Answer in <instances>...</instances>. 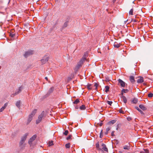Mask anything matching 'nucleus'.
Instances as JSON below:
<instances>
[{
    "mask_svg": "<svg viewBox=\"0 0 153 153\" xmlns=\"http://www.w3.org/2000/svg\"><path fill=\"white\" fill-rule=\"evenodd\" d=\"M87 56V54L85 53L83 56V57L77 63V65L75 68L74 70L76 71L78 69L81 67L82 65L83 64L84 62L86 60V57Z\"/></svg>",
    "mask_w": 153,
    "mask_h": 153,
    "instance_id": "nucleus-1",
    "label": "nucleus"
},
{
    "mask_svg": "<svg viewBox=\"0 0 153 153\" xmlns=\"http://www.w3.org/2000/svg\"><path fill=\"white\" fill-rule=\"evenodd\" d=\"M33 50H29L25 52V54H24V56L26 58L27 57L32 55L33 54Z\"/></svg>",
    "mask_w": 153,
    "mask_h": 153,
    "instance_id": "nucleus-3",
    "label": "nucleus"
},
{
    "mask_svg": "<svg viewBox=\"0 0 153 153\" xmlns=\"http://www.w3.org/2000/svg\"><path fill=\"white\" fill-rule=\"evenodd\" d=\"M116 122V120H113L110 121L108 122V125L113 124Z\"/></svg>",
    "mask_w": 153,
    "mask_h": 153,
    "instance_id": "nucleus-22",
    "label": "nucleus"
},
{
    "mask_svg": "<svg viewBox=\"0 0 153 153\" xmlns=\"http://www.w3.org/2000/svg\"><path fill=\"white\" fill-rule=\"evenodd\" d=\"M98 86V84L97 83H95L94 86L96 87L95 89L97 90V87Z\"/></svg>",
    "mask_w": 153,
    "mask_h": 153,
    "instance_id": "nucleus-36",
    "label": "nucleus"
},
{
    "mask_svg": "<svg viewBox=\"0 0 153 153\" xmlns=\"http://www.w3.org/2000/svg\"><path fill=\"white\" fill-rule=\"evenodd\" d=\"M109 87L108 86H106L105 87V91L106 92H107L109 91Z\"/></svg>",
    "mask_w": 153,
    "mask_h": 153,
    "instance_id": "nucleus-28",
    "label": "nucleus"
},
{
    "mask_svg": "<svg viewBox=\"0 0 153 153\" xmlns=\"http://www.w3.org/2000/svg\"><path fill=\"white\" fill-rule=\"evenodd\" d=\"M67 27V23L66 22L64 24V25L62 27V29L63 30L64 28Z\"/></svg>",
    "mask_w": 153,
    "mask_h": 153,
    "instance_id": "nucleus-35",
    "label": "nucleus"
},
{
    "mask_svg": "<svg viewBox=\"0 0 153 153\" xmlns=\"http://www.w3.org/2000/svg\"><path fill=\"white\" fill-rule=\"evenodd\" d=\"M144 150L145 152L146 153H148L149 151V150L147 149H144Z\"/></svg>",
    "mask_w": 153,
    "mask_h": 153,
    "instance_id": "nucleus-51",
    "label": "nucleus"
},
{
    "mask_svg": "<svg viewBox=\"0 0 153 153\" xmlns=\"http://www.w3.org/2000/svg\"><path fill=\"white\" fill-rule=\"evenodd\" d=\"M36 109H34L32 112L31 114H30V115H32L33 116L35 114H36Z\"/></svg>",
    "mask_w": 153,
    "mask_h": 153,
    "instance_id": "nucleus-26",
    "label": "nucleus"
},
{
    "mask_svg": "<svg viewBox=\"0 0 153 153\" xmlns=\"http://www.w3.org/2000/svg\"><path fill=\"white\" fill-rule=\"evenodd\" d=\"M127 120L129 121H130L131 120V118L130 117H127Z\"/></svg>",
    "mask_w": 153,
    "mask_h": 153,
    "instance_id": "nucleus-47",
    "label": "nucleus"
},
{
    "mask_svg": "<svg viewBox=\"0 0 153 153\" xmlns=\"http://www.w3.org/2000/svg\"><path fill=\"white\" fill-rule=\"evenodd\" d=\"M123 149H124L129 150L130 149V146L129 145L128 146L125 145L123 146Z\"/></svg>",
    "mask_w": 153,
    "mask_h": 153,
    "instance_id": "nucleus-23",
    "label": "nucleus"
},
{
    "mask_svg": "<svg viewBox=\"0 0 153 153\" xmlns=\"http://www.w3.org/2000/svg\"><path fill=\"white\" fill-rule=\"evenodd\" d=\"M133 9H131L129 12V14L131 15H133Z\"/></svg>",
    "mask_w": 153,
    "mask_h": 153,
    "instance_id": "nucleus-33",
    "label": "nucleus"
},
{
    "mask_svg": "<svg viewBox=\"0 0 153 153\" xmlns=\"http://www.w3.org/2000/svg\"><path fill=\"white\" fill-rule=\"evenodd\" d=\"M45 79H46L48 81V77H45Z\"/></svg>",
    "mask_w": 153,
    "mask_h": 153,
    "instance_id": "nucleus-56",
    "label": "nucleus"
},
{
    "mask_svg": "<svg viewBox=\"0 0 153 153\" xmlns=\"http://www.w3.org/2000/svg\"><path fill=\"white\" fill-rule=\"evenodd\" d=\"M108 132L106 131V132H105V135H107V134H108Z\"/></svg>",
    "mask_w": 153,
    "mask_h": 153,
    "instance_id": "nucleus-53",
    "label": "nucleus"
},
{
    "mask_svg": "<svg viewBox=\"0 0 153 153\" xmlns=\"http://www.w3.org/2000/svg\"><path fill=\"white\" fill-rule=\"evenodd\" d=\"M23 87L22 86H21L19 87L18 91L15 92V94L16 95L18 94L19 93H20L22 91V90L23 89Z\"/></svg>",
    "mask_w": 153,
    "mask_h": 153,
    "instance_id": "nucleus-12",
    "label": "nucleus"
},
{
    "mask_svg": "<svg viewBox=\"0 0 153 153\" xmlns=\"http://www.w3.org/2000/svg\"><path fill=\"white\" fill-rule=\"evenodd\" d=\"M16 95L15 94V93L14 94H12L11 95V96L12 97H13L15 95Z\"/></svg>",
    "mask_w": 153,
    "mask_h": 153,
    "instance_id": "nucleus-48",
    "label": "nucleus"
},
{
    "mask_svg": "<svg viewBox=\"0 0 153 153\" xmlns=\"http://www.w3.org/2000/svg\"><path fill=\"white\" fill-rule=\"evenodd\" d=\"M121 98L123 100V101L125 103H126V102H127V100L126 97L125 96H124L123 95H122V96Z\"/></svg>",
    "mask_w": 153,
    "mask_h": 153,
    "instance_id": "nucleus-21",
    "label": "nucleus"
},
{
    "mask_svg": "<svg viewBox=\"0 0 153 153\" xmlns=\"http://www.w3.org/2000/svg\"><path fill=\"white\" fill-rule=\"evenodd\" d=\"M119 112L120 113H122V114L124 113V111L121 109H120L119 110Z\"/></svg>",
    "mask_w": 153,
    "mask_h": 153,
    "instance_id": "nucleus-44",
    "label": "nucleus"
},
{
    "mask_svg": "<svg viewBox=\"0 0 153 153\" xmlns=\"http://www.w3.org/2000/svg\"><path fill=\"white\" fill-rule=\"evenodd\" d=\"M138 100L136 98H134L132 100V102L133 103L136 104L137 103Z\"/></svg>",
    "mask_w": 153,
    "mask_h": 153,
    "instance_id": "nucleus-29",
    "label": "nucleus"
},
{
    "mask_svg": "<svg viewBox=\"0 0 153 153\" xmlns=\"http://www.w3.org/2000/svg\"><path fill=\"white\" fill-rule=\"evenodd\" d=\"M36 137L37 135L36 134H34L30 139L28 143L30 146L32 144V142L36 139Z\"/></svg>",
    "mask_w": 153,
    "mask_h": 153,
    "instance_id": "nucleus-5",
    "label": "nucleus"
},
{
    "mask_svg": "<svg viewBox=\"0 0 153 153\" xmlns=\"http://www.w3.org/2000/svg\"><path fill=\"white\" fill-rule=\"evenodd\" d=\"M102 124H103V123H102V122H101V123H100V126H102Z\"/></svg>",
    "mask_w": 153,
    "mask_h": 153,
    "instance_id": "nucleus-55",
    "label": "nucleus"
},
{
    "mask_svg": "<svg viewBox=\"0 0 153 153\" xmlns=\"http://www.w3.org/2000/svg\"><path fill=\"white\" fill-rule=\"evenodd\" d=\"M130 80L131 82L132 83H134L135 82L134 78L133 76H130Z\"/></svg>",
    "mask_w": 153,
    "mask_h": 153,
    "instance_id": "nucleus-17",
    "label": "nucleus"
},
{
    "mask_svg": "<svg viewBox=\"0 0 153 153\" xmlns=\"http://www.w3.org/2000/svg\"><path fill=\"white\" fill-rule=\"evenodd\" d=\"M75 108H76V109H78V108H79V107H78V106H76V107H75Z\"/></svg>",
    "mask_w": 153,
    "mask_h": 153,
    "instance_id": "nucleus-54",
    "label": "nucleus"
},
{
    "mask_svg": "<svg viewBox=\"0 0 153 153\" xmlns=\"http://www.w3.org/2000/svg\"><path fill=\"white\" fill-rule=\"evenodd\" d=\"M114 131H112L111 132V136H112L113 137V136H114Z\"/></svg>",
    "mask_w": 153,
    "mask_h": 153,
    "instance_id": "nucleus-46",
    "label": "nucleus"
},
{
    "mask_svg": "<svg viewBox=\"0 0 153 153\" xmlns=\"http://www.w3.org/2000/svg\"><path fill=\"white\" fill-rule=\"evenodd\" d=\"M5 109V108L4 107H2L0 109V112H1L3 111Z\"/></svg>",
    "mask_w": 153,
    "mask_h": 153,
    "instance_id": "nucleus-42",
    "label": "nucleus"
},
{
    "mask_svg": "<svg viewBox=\"0 0 153 153\" xmlns=\"http://www.w3.org/2000/svg\"><path fill=\"white\" fill-rule=\"evenodd\" d=\"M111 128V127H108L107 128H106V131L108 132V131H109L110 130Z\"/></svg>",
    "mask_w": 153,
    "mask_h": 153,
    "instance_id": "nucleus-41",
    "label": "nucleus"
},
{
    "mask_svg": "<svg viewBox=\"0 0 153 153\" xmlns=\"http://www.w3.org/2000/svg\"><path fill=\"white\" fill-rule=\"evenodd\" d=\"M113 2L114 3V2L116 1V0H113Z\"/></svg>",
    "mask_w": 153,
    "mask_h": 153,
    "instance_id": "nucleus-60",
    "label": "nucleus"
},
{
    "mask_svg": "<svg viewBox=\"0 0 153 153\" xmlns=\"http://www.w3.org/2000/svg\"><path fill=\"white\" fill-rule=\"evenodd\" d=\"M102 149L104 151L107 152H108V148L106 147V146L105 144L102 143Z\"/></svg>",
    "mask_w": 153,
    "mask_h": 153,
    "instance_id": "nucleus-10",
    "label": "nucleus"
},
{
    "mask_svg": "<svg viewBox=\"0 0 153 153\" xmlns=\"http://www.w3.org/2000/svg\"><path fill=\"white\" fill-rule=\"evenodd\" d=\"M1 103V102H0V104Z\"/></svg>",
    "mask_w": 153,
    "mask_h": 153,
    "instance_id": "nucleus-63",
    "label": "nucleus"
},
{
    "mask_svg": "<svg viewBox=\"0 0 153 153\" xmlns=\"http://www.w3.org/2000/svg\"><path fill=\"white\" fill-rule=\"evenodd\" d=\"M79 102V100L78 99H77L74 102V104H77Z\"/></svg>",
    "mask_w": 153,
    "mask_h": 153,
    "instance_id": "nucleus-32",
    "label": "nucleus"
},
{
    "mask_svg": "<svg viewBox=\"0 0 153 153\" xmlns=\"http://www.w3.org/2000/svg\"><path fill=\"white\" fill-rule=\"evenodd\" d=\"M54 90V88L53 87H51V88H50L48 92L47 95H49L51 93H52Z\"/></svg>",
    "mask_w": 153,
    "mask_h": 153,
    "instance_id": "nucleus-11",
    "label": "nucleus"
},
{
    "mask_svg": "<svg viewBox=\"0 0 153 153\" xmlns=\"http://www.w3.org/2000/svg\"><path fill=\"white\" fill-rule=\"evenodd\" d=\"M68 59H69V60H72V59H71V58H70V57H69V58H68Z\"/></svg>",
    "mask_w": 153,
    "mask_h": 153,
    "instance_id": "nucleus-59",
    "label": "nucleus"
},
{
    "mask_svg": "<svg viewBox=\"0 0 153 153\" xmlns=\"http://www.w3.org/2000/svg\"><path fill=\"white\" fill-rule=\"evenodd\" d=\"M96 147L98 149L99 148V142H98L96 144Z\"/></svg>",
    "mask_w": 153,
    "mask_h": 153,
    "instance_id": "nucleus-38",
    "label": "nucleus"
},
{
    "mask_svg": "<svg viewBox=\"0 0 153 153\" xmlns=\"http://www.w3.org/2000/svg\"><path fill=\"white\" fill-rule=\"evenodd\" d=\"M63 134L65 135H67V130H65Z\"/></svg>",
    "mask_w": 153,
    "mask_h": 153,
    "instance_id": "nucleus-49",
    "label": "nucleus"
},
{
    "mask_svg": "<svg viewBox=\"0 0 153 153\" xmlns=\"http://www.w3.org/2000/svg\"><path fill=\"white\" fill-rule=\"evenodd\" d=\"M33 116L31 115H30L29 116L28 118V119L27 120V124H28L32 120V117Z\"/></svg>",
    "mask_w": 153,
    "mask_h": 153,
    "instance_id": "nucleus-9",
    "label": "nucleus"
},
{
    "mask_svg": "<svg viewBox=\"0 0 153 153\" xmlns=\"http://www.w3.org/2000/svg\"><path fill=\"white\" fill-rule=\"evenodd\" d=\"M131 21L135 22H137V20L135 19H132Z\"/></svg>",
    "mask_w": 153,
    "mask_h": 153,
    "instance_id": "nucleus-50",
    "label": "nucleus"
},
{
    "mask_svg": "<svg viewBox=\"0 0 153 153\" xmlns=\"http://www.w3.org/2000/svg\"><path fill=\"white\" fill-rule=\"evenodd\" d=\"M139 107L140 108L143 110L144 111L146 109V108L143 105L141 104L139 105Z\"/></svg>",
    "mask_w": 153,
    "mask_h": 153,
    "instance_id": "nucleus-15",
    "label": "nucleus"
},
{
    "mask_svg": "<svg viewBox=\"0 0 153 153\" xmlns=\"http://www.w3.org/2000/svg\"><path fill=\"white\" fill-rule=\"evenodd\" d=\"M67 132H68V131H67Z\"/></svg>",
    "mask_w": 153,
    "mask_h": 153,
    "instance_id": "nucleus-61",
    "label": "nucleus"
},
{
    "mask_svg": "<svg viewBox=\"0 0 153 153\" xmlns=\"http://www.w3.org/2000/svg\"><path fill=\"white\" fill-rule=\"evenodd\" d=\"M45 112L43 111L41 113V114L39 115L38 117V119L36 120V123L38 124L42 121V118L44 117Z\"/></svg>",
    "mask_w": 153,
    "mask_h": 153,
    "instance_id": "nucleus-2",
    "label": "nucleus"
},
{
    "mask_svg": "<svg viewBox=\"0 0 153 153\" xmlns=\"http://www.w3.org/2000/svg\"><path fill=\"white\" fill-rule=\"evenodd\" d=\"M114 47L118 48L120 46V44H118L117 43L115 42L114 44Z\"/></svg>",
    "mask_w": 153,
    "mask_h": 153,
    "instance_id": "nucleus-20",
    "label": "nucleus"
},
{
    "mask_svg": "<svg viewBox=\"0 0 153 153\" xmlns=\"http://www.w3.org/2000/svg\"><path fill=\"white\" fill-rule=\"evenodd\" d=\"M92 85L91 84L88 83L87 85V87L88 89L89 90H91L92 89V88L91 87V86Z\"/></svg>",
    "mask_w": 153,
    "mask_h": 153,
    "instance_id": "nucleus-25",
    "label": "nucleus"
},
{
    "mask_svg": "<svg viewBox=\"0 0 153 153\" xmlns=\"http://www.w3.org/2000/svg\"><path fill=\"white\" fill-rule=\"evenodd\" d=\"M72 136L71 134H69L68 135V140H71L72 138Z\"/></svg>",
    "mask_w": 153,
    "mask_h": 153,
    "instance_id": "nucleus-34",
    "label": "nucleus"
},
{
    "mask_svg": "<svg viewBox=\"0 0 153 153\" xmlns=\"http://www.w3.org/2000/svg\"><path fill=\"white\" fill-rule=\"evenodd\" d=\"M153 96V94L152 93H149L148 95V97H152Z\"/></svg>",
    "mask_w": 153,
    "mask_h": 153,
    "instance_id": "nucleus-39",
    "label": "nucleus"
},
{
    "mask_svg": "<svg viewBox=\"0 0 153 153\" xmlns=\"http://www.w3.org/2000/svg\"><path fill=\"white\" fill-rule=\"evenodd\" d=\"M67 89H68V88H67Z\"/></svg>",
    "mask_w": 153,
    "mask_h": 153,
    "instance_id": "nucleus-62",
    "label": "nucleus"
},
{
    "mask_svg": "<svg viewBox=\"0 0 153 153\" xmlns=\"http://www.w3.org/2000/svg\"><path fill=\"white\" fill-rule=\"evenodd\" d=\"M23 87L22 86H21L19 87L18 91L15 92V94L16 95L18 94L19 93H20L22 91V90L23 89Z\"/></svg>",
    "mask_w": 153,
    "mask_h": 153,
    "instance_id": "nucleus-14",
    "label": "nucleus"
},
{
    "mask_svg": "<svg viewBox=\"0 0 153 153\" xmlns=\"http://www.w3.org/2000/svg\"><path fill=\"white\" fill-rule=\"evenodd\" d=\"M143 82V79L142 77H140L138 79L137 82L138 83H141Z\"/></svg>",
    "mask_w": 153,
    "mask_h": 153,
    "instance_id": "nucleus-16",
    "label": "nucleus"
},
{
    "mask_svg": "<svg viewBox=\"0 0 153 153\" xmlns=\"http://www.w3.org/2000/svg\"><path fill=\"white\" fill-rule=\"evenodd\" d=\"M102 130L100 132V138H102V137L103 136V134L102 132Z\"/></svg>",
    "mask_w": 153,
    "mask_h": 153,
    "instance_id": "nucleus-37",
    "label": "nucleus"
},
{
    "mask_svg": "<svg viewBox=\"0 0 153 153\" xmlns=\"http://www.w3.org/2000/svg\"><path fill=\"white\" fill-rule=\"evenodd\" d=\"M8 105V103L7 102L4 105V106H3L5 108L7 107Z\"/></svg>",
    "mask_w": 153,
    "mask_h": 153,
    "instance_id": "nucleus-45",
    "label": "nucleus"
},
{
    "mask_svg": "<svg viewBox=\"0 0 153 153\" xmlns=\"http://www.w3.org/2000/svg\"><path fill=\"white\" fill-rule=\"evenodd\" d=\"M128 89H123L122 90V93L121 94L123 95V94L124 93H126L128 91Z\"/></svg>",
    "mask_w": 153,
    "mask_h": 153,
    "instance_id": "nucleus-27",
    "label": "nucleus"
},
{
    "mask_svg": "<svg viewBox=\"0 0 153 153\" xmlns=\"http://www.w3.org/2000/svg\"><path fill=\"white\" fill-rule=\"evenodd\" d=\"M74 73H72L70 77H68V81L71 80L74 77Z\"/></svg>",
    "mask_w": 153,
    "mask_h": 153,
    "instance_id": "nucleus-18",
    "label": "nucleus"
},
{
    "mask_svg": "<svg viewBox=\"0 0 153 153\" xmlns=\"http://www.w3.org/2000/svg\"><path fill=\"white\" fill-rule=\"evenodd\" d=\"M127 21H128V20H126V21H124V23H125V24H126L127 23Z\"/></svg>",
    "mask_w": 153,
    "mask_h": 153,
    "instance_id": "nucleus-57",
    "label": "nucleus"
},
{
    "mask_svg": "<svg viewBox=\"0 0 153 153\" xmlns=\"http://www.w3.org/2000/svg\"><path fill=\"white\" fill-rule=\"evenodd\" d=\"M53 141H49V142H48V146H50L53 145Z\"/></svg>",
    "mask_w": 153,
    "mask_h": 153,
    "instance_id": "nucleus-31",
    "label": "nucleus"
},
{
    "mask_svg": "<svg viewBox=\"0 0 153 153\" xmlns=\"http://www.w3.org/2000/svg\"><path fill=\"white\" fill-rule=\"evenodd\" d=\"M107 102V103L110 105H111L112 103V101H108Z\"/></svg>",
    "mask_w": 153,
    "mask_h": 153,
    "instance_id": "nucleus-40",
    "label": "nucleus"
},
{
    "mask_svg": "<svg viewBox=\"0 0 153 153\" xmlns=\"http://www.w3.org/2000/svg\"><path fill=\"white\" fill-rule=\"evenodd\" d=\"M67 143H66L65 144V147H66V148H67Z\"/></svg>",
    "mask_w": 153,
    "mask_h": 153,
    "instance_id": "nucleus-58",
    "label": "nucleus"
},
{
    "mask_svg": "<svg viewBox=\"0 0 153 153\" xmlns=\"http://www.w3.org/2000/svg\"><path fill=\"white\" fill-rule=\"evenodd\" d=\"M49 59V57L45 56L41 60L42 64H44L47 62Z\"/></svg>",
    "mask_w": 153,
    "mask_h": 153,
    "instance_id": "nucleus-4",
    "label": "nucleus"
},
{
    "mask_svg": "<svg viewBox=\"0 0 153 153\" xmlns=\"http://www.w3.org/2000/svg\"><path fill=\"white\" fill-rule=\"evenodd\" d=\"M14 34H12V33H10L9 34L10 36L11 37H13L15 36Z\"/></svg>",
    "mask_w": 153,
    "mask_h": 153,
    "instance_id": "nucleus-43",
    "label": "nucleus"
},
{
    "mask_svg": "<svg viewBox=\"0 0 153 153\" xmlns=\"http://www.w3.org/2000/svg\"><path fill=\"white\" fill-rule=\"evenodd\" d=\"M70 147V143H68V148H69Z\"/></svg>",
    "mask_w": 153,
    "mask_h": 153,
    "instance_id": "nucleus-52",
    "label": "nucleus"
},
{
    "mask_svg": "<svg viewBox=\"0 0 153 153\" xmlns=\"http://www.w3.org/2000/svg\"><path fill=\"white\" fill-rule=\"evenodd\" d=\"M25 142V141L22 140L21 139V140L19 142V146L22 149H24V148L25 146L24 145H23Z\"/></svg>",
    "mask_w": 153,
    "mask_h": 153,
    "instance_id": "nucleus-7",
    "label": "nucleus"
},
{
    "mask_svg": "<svg viewBox=\"0 0 153 153\" xmlns=\"http://www.w3.org/2000/svg\"><path fill=\"white\" fill-rule=\"evenodd\" d=\"M119 84L120 85L121 87H124L126 85V83L121 79H118Z\"/></svg>",
    "mask_w": 153,
    "mask_h": 153,
    "instance_id": "nucleus-6",
    "label": "nucleus"
},
{
    "mask_svg": "<svg viewBox=\"0 0 153 153\" xmlns=\"http://www.w3.org/2000/svg\"><path fill=\"white\" fill-rule=\"evenodd\" d=\"M21 103V101L20 100H19L17 101V102L16 103V107H17L18 108H19L20 107V104Z\"/></svg>",
    "mask_w": 153,
    "mask_h": 153,
    "instance_id": "nucleus-19",
    "label": "nucleus"
},
{
    "mask_svg": "<svg viewBox=\"0 0 153 153\" xmlns=\"http://www.w3.org/2000/svg\"><path fill=\"white\" fill-rule=\"evenodd\" d=\"M135 109H136L137 110H138L141 114H143V112L139 108L137 107H135Z\"/></svg>",
    "mask_w": 153,
    "mask_h": 153,
    "instance_id": "nucleus-30",
    "label": "nucleus"
},
{
    "mask_svg": "<svg viewBox=\"0 0 153 153\" xmlns=\"http://www.w3.org/2000/svg\"><path fill=\"white\" fill-rule=\"evenodd\" d=\"M79 108L81 110H84L86 109V107L84 105H82Z\"/></svg>",
    "mask_w": 153,
    "mask_h": 153,
    "instance_id": "nucleus-24",
    "label": "nucleus"
},
{
    "mask_svg": "<svg viewBox=\"0 0 153 153\" xmlns=\"http://www.w3.org/2000/svg\"><path fill=\"white\" fill-rule=\"evenodd\" d=\"M23 87L22 86H21L19 87L18 91L15 92V94L16 95L18 94L19 93H20L22 91V90L23 89Z\"/></svg>",
    "mask_w": 153,
    "mask_h": 153,
    "instance_id": "nucleus-13",
    "label": "nucleus"
},
{
    "mask_svg": "<svg viewBox=\"0 0 153 153\" xmlns=\"http://www.w3.org/2000/svg\"><path fill=\"white\" fill-rule=\"evenodd\" d=\"M28 135V133H26L25 134L24 136L22 137L21 140H22L25 141L27 138V136Z\"/></svg>",
    "mask_w": 153,
    "mask_h": 153,
    "instance_id": "nucleus-8",
    "label": "nucleus"
}]
</instances>
